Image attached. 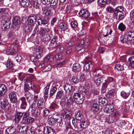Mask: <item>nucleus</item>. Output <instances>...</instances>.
<instances>
[{
	"mask_svg": "<svg viewBox=\"0 0 134 134\" xmlns=\"http://www.w3.org/2000/svg\"><path fill=\"white\" fill-rule=\"evenodd\" d=\"M72 123L74 127L80 131H81L86 128L88 125V123L86 121H75L74 119L72 120Z\"/></svg>",
	"mask_w": 134,
	"mask_h": 134,
	"instance_id": "obj_1",
	"label": "nucleus"
},
{
	"mask_svg": "<svg viewBox=\"0 0 134 134\" xmlns=\"http://www.w3.org/2000/svg\"><path fill=\"white\" fill-rule=\"evenodd\" d=\"M18 45L15 44L10 46L9 45L7 48L4 50L3 52L7 54L13 55L18 50Z\"/></svg>",
	"mask_w": 134,
	"mask_h": 134,
	"instance_id": "obj_2",
	"label": "nucleus"
},
{
	"mask_svg": "<svg viewBox=\"0 0 134 134\" xmlns=\"http://www.w3.org/2000/svg\"><path fill=\"white\" fill-rule=\"evenodd\" d=\"M124 8L121 6H118L114 10V15L116 18L118 16V19L119 20H122L124 18V14L122 12Z\"/></svg>",
	"mask_w": 134,
	"mask_h": 134,
	"instance_id": "obj_3",
	"label": "nucleus"
},
{
	"mask_svg": "<svg viewBox=\"0 0 134 134\" xmlns=\"http://www.w3.org/2000/svg\"><path fill=\"white\" fill-rule=\"evenodd\" d=\"M34 119L30 116V114L26 112L24 113L23 116L22 122L25 125H29L32 123L34 121Z\"/></svg>",
	"mask_w": 134,
	"mask_h": 134,
	"instance_id": "obj_4",
	"label": "nucleus"
},
{
	"mask_svg": "<svg viewBox=\"0 0 134 134\" xmlns=\"http://www.w3.org/2000/svg\"><path fill=\"white\" fill-rule=\"evenodd\" d=\"M0 102L2 108L4 110H8L10 105L8 101L3 97H0Z\"/></svg>",
	"mask_w": 134,
	"mask_h": 134,
	"instance_id": "obj_5",
	"label": "nucleus"
},
{
	"mask_svg": "<svg viewBox=\"0 0 134 134\" xmlns=\"http://www.w3.org/2000/svg\"><path fill=\"white\" fill-rule=\"evenodd\" d=\"M84 96L82 94L76 93L74 94L73 97L75 102L77 104H80L84 100L83 98Z\"/></svg>",
	"mask_w": 134,
	"mask_h": 134,
	"instance_id": "obj_6",
	"label": "nucleus"
},
{
	"mask_svg": "<svg viewBox=\"0 0 134 134\" xmlns=\"http://www.w3.org/2000/svg\"><path fill=\"white\" fill-rule=\"evenodd\" d=\"M62 102H64L67 107H69L72 105L73 100L71 97H69L67 95H65L63 98H62Z\"/></svg>",
	"mask_w": 134,
	"mask_h": 134,
	"instance_id": "obj_7",
	"label": "nucleus"
},
{
	"mask_svg": "<svg viewBox=\"0 0 134 134\" xmlns=\"http://www.w3.org/2000/svg\"><path fill=\"white\" fill-rule=\"evenodd\" d=\"M114 108V107L113 104H107L104 106L103 109L104 112L110 114L113 110Z\"/></svg>",
	"mask_w": 134,
	"mask_h": 134,
	"instance_id": "obj_8",
	"label": "nucleus"
},
{
	"mask_svg": "<svg viewBox=\"0 0 134 134\" xmlns=\"http://www.w3.org/2000/svg\"><path fill=\"white\" fill-rule=\"evenodd\" d=\"M55 58L57 60V62L58 63L55 66L56 67H59L62 65L63 64V62L64 60H63L62 55L61 54H59L55 56Z\"/></svg>",
	"mask_w": 134,
	"mask_h": 134,
	"instance_id": "obj_9",
	"label": "nucleus"
},
{
	"mask_svg": "<svg viewBox=\"0 0 134 134\" xmlns=\"http://www.w3.org/2000/svg\"><path fill=\"white\" fill-rule=\"evenodd\" d=\"M37 105L39 110L44 109L45 105L44 99L42 98H40L38 99L37 103Z\"/></svg>",
	"mask_w": 134,
	"mask_h": 134,
	"instance_id": "obj_10",
	"label": "nucleus"
},
{
	"mask_svg": "<svg viewBox=\"0 0 134 134\" xmlns=\"http://www.w3.org/2000/svg\"><path fill=\"white\" fill-rule=\"evenodd\" d=\"M9 97L11 103H14L17 102V96L15 93L14 92H11L9 93Z\"/></svg>",
	"mask_w": 134,
	"mask_h": 134,
	"instance_id": "obj_11",
	"label": "nucleus"
},
{
	"mask_svg": "<svg viewBox=\"0 0 134 134\" xmlns=\"http://www.w3.org/2000/svg\"><path fill=\"white\" fill-rule=\"evenodd\" d=\"M48 21V19L45 16L42 18L39 17L37 23L39 25H44L47 24Z\"/></svg>",
	"mask_w": 134,
	"mask_h": 134,
	"instance_id": "obj_12",
	"label": "nucleus"
},
{
	"mask_svg": "<svg viewBox=\"0 0 134 134\" xmlns=\"http://www.w3.org/2000/svg\"><path fill=\"white\" fill-rule=\"evenodd\" d=\"M43 132L44 134H55L53 129L48 126L43 128Z\"/></svg>",
	"mask_w": 134,
	"mask_h": 134,
	"instance_id": "obj_13",
	"label": "nucleus"
},
{
	"mask_svg": "<svg viewBox=\"0 0 134 134\" xmlns=\"http://www.w3.org/2000/svg\"><path fill=\"white\" fill-rule=\"evenodd\" d=\"M20 100L21 103L20 107L22 109H25L27 105L26 98L24 97H22L20 99Z\"/></svg>",
	"mask_w": 134,
	"mask_h": 134,
	"instance_id": "obj_14",
	"label": "nucleus"
},
{
	"mask_svg": "<svg viewBox=\"0 0 134 134\" xmlns=\"http://www.w3.org/2000/svg\"><path fill=\"white\" fill-rule=\"evenodd\" d=\"M52 9L51 6L46 7L43 9V12L47 16L50 15L51 14Z\"/></svg>",
	"mask_w": 134,
	"mask_h": 134,
	"instance_id": "obj_15",
	"label": "nucleus"
},
{
	"mask_svg": "<svg viewBox=\"0 0 134 134\" xmlns=\"http://www.w3.org/2000/svg\"><path fill=\"white\" fill-rule=\"evenodd\" d=\"M93 64V62L91 60L86 62L83 66V71L88 72L90 70V65Z\"/></svg>",
	"mask_w": 134,
	"mask_h": 134,
	"instance_id": "obj_16",
	"label": "nucleus"
},
{
	"mask_svg": "<svg viewBox=\"0 0 134 134\" xmlns=\"http://www.w3.org/2000/svg\"><path fill=\"white\" fill-rule=\"evenodd\" d=\"M79 15L82 17L87 18L89 16L90 14L89 12L85 9H82L81 10L79 13Z\"/></svg>",
	"mask_w": 134,
	"mask_h": 134,
	"instance_id": "obj_17",
	"label": "nucleus"
},
{
	"mask_svg": "<svg viewBox=\"0 0 134 134\" xmlns=\"http://www.w3.org/2000/svg\"><path fill=\"white\" fill-rule=\"evenodd\" d=\"M24 113H23L21 112H17L15 115V121L16 122H19L22 118V116H23Z\"/></svg>",
	"mask_w": 134,
	"mask_h": 134,
	"instance_id": "obj_18",
	"label": "nucleus"
},
{
	"mask_svg": "<svg viewBox=\"0 0 134 134\" xmlns=\"http://www.w3.org/2000/svg\"><path fill=\"white\" fill-rule=\"evenodd\" d=\"M12 21L13 25L15 26H18L20 23V17L17 16H14Z\"/></svg>",
	"mask_w": 134,
	"mask_h": 134,
	"instance_id": "obj_19",
	"label": "nucleus"
},
{
	"mask_svg": "<svg viewBox=\"0 0 134 134\" xmlns=\"http://www.w3.org/2000/svg\"><path fill=\"white\" fill-rule=\"evenodd\" d=\"M24 96L26 99L27 100L29 103L32 100L33 96L29 92H24Z\"/></svg>",
	"mask_w": 134,
	"mask_h": 134,
	"instance_id": "obj_20",
	"label": "nucleus"
},
{
	"mask_svg": "<svg viewBox=\"0 0 134 134\" xmlns=\"http://www.w3.org/2000/svg\"><path fill=\"white\" fill-rule=\"evenodd\" d=\"M127 38L131 43L134 42V32H129L127 35Z\"/></svg>",
	"mask_w": 134,
	"mask_h": 134,
	"instance_id": "obj_21",
	"label": "nucleus"
},
{
	"mask_svg": "<svg viewBox=\"0 0 134 134\" xmlns=\"http://www.w3.org/2000/svg\"><path fill=\"white\" fill-rule=\"evenodd\" d=\"M36 54L37 58H40L42 55L43 49L41 48L35 49Z\"/></svg>",
	"mask_w": 134,
	"mask_h": 134,
	"instance_id": "obj_22",
	"label": "nucleus"
},
{
	"mask_svg": "<svg viewBox=\"0 0 134 134\" xmlns=\"http://www.w3.org/2000/svg\"><path fill=\"white\" fill-rule=\"evenodd\" d=\"M36 18V16H31L29 17L28 20V23L29 25L33 26L35 22Z\"/></svg>",
	"mask_w": 134,
	"mask_h": 134,
	"instance_id": "obj_23",
	"label": "nucleus"
},
{
	"mask_svg": "<svg viewBox=\"0 0 134 134\" xmlns=\"http://www.w3.org/2000/svg\"><path fill=\"white\" fill-rule=\"evenodd\" d=\"M7 90V88L5 85H0V95L2 96L4 94Z\"/></svg>",
	"mask_w": 134,
	"mask_h": 134,
	"instance_id": "obj_24",
	"label": "nucleus"
},
{
	"mask_svg": "<svg viewBox=\"0 0 134 134\" xmlns=\"http://www.w3.org/2000/svg\"><path fill=\"white\" fill-rule=\"evenodd\" d=\"M64 90L66 92L71 93L74 90L72 89V87L70 84H66L64 86Z\"/></svg>",
	"mask_w": 134,
	"mask_h": 134,
	"instance_id": "obj_25",
	"label": "nucleus"
},
{
	"mask_svg": "<svg viewBox=\"0 0 134 134\" xmlns=\"http://www.w3.org/2000/svg\"><path fill=\"white\" fill-rule=\"evenodd\" d=\"M98 102L99 105L101 106H104L107 104V101L104 98L100 97L98 99Z\"/></svg>",
	"mask_w": 134,
	"mask_h": 134,
	"instance_id": "obj_26",
	"label": "nucleus"
},
{
	"mask_svg": "<svg viewBox=\"0 0 134 134\" xmlns=\"http://www.w3.org/2000/svg\"><path fill=\"white\" fill-rule=\"evenodd\" d=\"M19 1L21 5L25 7H28L29 4L31 3V2L28 0H19Z\"/></svg>",
	"mask_w": 134,
	"mask_h": 134,
	"instance_id": "obj_27",
	"label": "nucleus"
},
{
	"mask_svg": "<svg viewBox=\"0 0 134 134\" xmlns=\"http://www.w3.org/2000/svg\"><path fill=\"white\" fill-rule=\"evenodd\" d=\"M59 27L62 31H69L68 26L66 24L64 23H60V24Z\"/></svg>",
	"mask_w": 134,
	"mask_h": 134,
	"instance_id": "obj_28",
	"label": "nucleus"
},
{
	"mask_svg": "<svg viewBox=\"0 0 134 134\" xmlns=\"http://www.w3.org/2000/svg\"><path fill=\"white\" fill-rule=\"evenodd\" d=\"M32 27L31 25L26 23L24 27V31L26 32H29L31 30Z\"/></svg>",
	"mask_w": 134,
	"mask_h": 134,
	"instance_id": "obj_29",
	"label": "nucleus"
},
{
	"mask_svg": "<svg viewBox=\"0 0 134 134\" xmlns=\"http://www.w3.org/2000/svg\"><path fill=\"white\" fill-rule=\"evenodd\" d=\"M81 69L79 64L76 63L74 64L73 66L72 70L74 72L79 71Z\"/></svg>",
	"mask_w": 134,
	"mask_h": 134,
	"instance_id": "obj_30",
	"label": "nucleus"
},
{
	"mask_svg": "<svg viewBox=\"0 0 134 134\" xmlns=\"http://www.w3.org/2000/svg\"><path fill=\"white\" fill-rule=\"evenodd\" d=\"M10 21L9 20H7L3 24V28H4L5 30L9 28L10 26Z\"/></svg>",
	"mask_w": 134,
	"mask_h": 134,
	"instance_id": "obj_31",
	"label": "nucleus"
},
{
	"mask_svg": "<svg viewBox=\"0 0 134 134\" xmlns=\"http://www.w3.org/2000/svg\"><path fill=\"white\" fill-rule=\"evenodd\" d=\"M109 82V84L111 83V84L113 87H114L116 83V81L112 77H109L106 80Z\"/></svg>",
	"mask_w": 134,
	"mask_h": 134,
	"instance_id": "obj_32",
	"label": "nucleus"
},
{
	"mask_svg": "<svg viewBox=\"0 0 134 134\" xmlns=\"http://www.w3.org/2000/svg\"><path fill=\"white\" fill-rule=\"evenodd\" d=\"M42 36V37H41V39L44 42L47 44L50 39L49 36L47 34L44 35Z\"/></svg>",
	"mask_w": 134,
	"mask_h": 134,
	"instance_id": "obj_33",
	"label": "nucleus"
},
{
	"mask_svg": "<svg viewBox=\"0 0 134 134\" xmlns=\"http://www.w3.org/2000/svg\"><path fill=\"white\" fill-rule=\"evenodd\" d=\"M71 26L72 28L75 31L78 30V27L77 23L75 21H73L71 23Z\"/></svg>",
	"mask_w": 134,
	"mask_h": 134,
	"instance_id": "obj_34",
	"label": "nucleus"
},
{
	"mask_svg": "<svg viewBox=\"0 0 134 134\" xmlns=\"http://www.w3.org/2000/svg\"><path fill=\"white\" fill-rule=\"evenodd\" d=\"M65 94H64L63 92L62 91H58L57 93L56 99H60L62 98H63Z\"/></svg>",
	"mask_w": 134,
	"mask_h": 134,
	"instance_id": "obj_35",
	"label": "nucleus"
},
{
	"mask_svg": "<svg viewBox=\"0 0 134 134\" xmlns=\"http://www.w3.org/2000/svg\"><path fill=\"white\" fill-rule=\"evenodd\" d=\"M75 117L77 120H80L83 118L82 113L80 111H78L75 115Z\"/></svg>",
	"mask_w": 134,
	"mask_h": 134,
	"instance_id": "obj_36",
	"label": "nucleus"
},
{
	"mask_svg": "<svg viewBox=\"0 0 134 134\" xmlns=\"http://www.w3.org/2000/svg\"><path fill=\"white\" fill-rule=\"evenodd\" d=\"M76 49L78 51V53L79 54L83 52L85 50L84 46H81L80 45H78L76 47Z\"/></svg>",
	"mask_w": 134,
	"mask_h": 134,
	"instance_id": "obj_37",
	"label": "nucleus"
},
{
	"mask_svg": "<svg viewBox=\"0 0 134 134\" xmlns=\"http://www.w3.org/2000/svg\"><path fill=\"white\" fill-rule=\"evenodd\" d=\"M6 130L7 133L9 134H13L15 132V129L14 127L10 126L7 128Z\"/></svg>",
	"mask_w": 134,
	"mask_h": 134,
	"instance_id": "obj_38",
	"label": "nucleus"
},
{
	"mask_svg": "<svg viewBox=\"0 0 134 134\" xmlns=\"http://www.w3.org/2000/svg\"><path fill=\"white\" fill-rule=\"evenodd\" d=\"M25 81H26V82L28 83V86H29L30 89L32 90L34 88V84L32 83L29 80L28 78H26L25 79Z\"/></svg>",
	"mask_w": 134,
	"mask_h": 134,
	"instance_id": "obj_39",
	"label": "nucleus"
},
{
	"mask_svg": "<svg viewBox=\"0 0 134 134\" xmlns=\"http://www.w3.org/2000/svg\"><path fill=\"white\" fill-rule=\"evenodd\" d=\"M54 119L55 121L59 123L61 122L62 121V116L60 115H56Z\"/></svg>",
	"mask_w": 134,
	"mask_h": 134,
	"instance_id": "obj_40",
	"label": "nucleus"
},
{
	"mask_svg": "<svg viewBox=\"0 0 134 134\" xmlns=\"http://www.w3.org/2000/svg\"><path fill=\"white\" fill-rule=\"evenodd\" d=\"M99 108V105L97 104L96 103L93 104L92 107V109L94 112L98 111Z\"/></svg>",
	"mask_w": 134,
	"mask_h": 134,
	"instance_id": "obj_41",
	"label": "nucleus"
},
{
	"mask_svg": "<svg viewBox=\"0 0 134 134\" xmlns=\"http://www.w3.org/2000/svg\"><path fill=\"white\" fill-rule=\"evenodd\" d=\"M130 93H126V92L122 91L120 93L121 96L124 98L126 99L129 96Z\"/></svg>",
	"mask_w": 134,
	"mask_h": 134,
	"instance_id": "obj_42",
	"label": "nucleus"
},
{
	"mask_svg": "<svg viewBox=\"0 0 134 134\" xmlns=\"http://www.w3.org/2000/svg\"><path fill=\"white\" fill-rule=\"evenodd\" d=\"M72 115L70 109L67 110H66L65 118L69 120H70L71 117Z\"/></svg>",
	"mask_w": 134,
	"mask_h": 134,
	"instance_id": "obj_43",
	"label": "nucleus"
},
{
	"mask_svg": "<svg viewBox=\"0 0 134 134\" xmlns=\"http://www.w3.org/2000/svg\"><path fill=\"white\" fill-rule=\"evenodd\" d=\"M57 90V88L55 86H52L49 95L50 97L53 96Z\"/></svg>",
	"mask_w": 134,
	"mask_h": 134,
	"instance_id": "obj_44",
	"label": "nucleus"
},
{
	"mask_svg": "<svg viewBox=\"0 0 134 134\" xmlns=\"http://www.w3.org/2000/svg\"><path fill=\"white\" fill-rule=\"evenodd\" d=\"M49 86L48 85L46 86L44 88V98L45 100H46V98H47L48 97V90L49 88Z\"/></svg>",
	"mask_w": 134,
	"mask_h": 134,
	"instance_id": "obj_45",
	"label": "nucleus"
},
{
	"mask_svg": "<svg viewBox=\"0 0 134 134\" xmlns=\"http://www.w3.org/2000/svg\"><path fill=\"white\" fill-rule=\"evenodd\" d=\"M129 62V66L131 68H134V58H130L128 59Z\"/></svg>",
	"mask_w": 134,
	"mask_h": 134,
	"instance_id": "obj_46",
	"label": "nucleus"
},
{
	"mask_svg": "<svg viewBox=\"0 0 134 134\" xmlns=\"http://www.w3.org/2000/svg\"><path fill=\"white\" fill-rule=\"evenodd\" d=\"M54 59L53 56L52 55H48L45 57L44 61L46 62L47 61H52Z\"/></svg>",
	"mask_w": 134,
	"mask_h": 134,
	"instance_id": "obj_47",
	"label": "nucleus"
},
{
	"mask_svg": "<svg viewBox=\"0 0 134 134\" xmlns=\"http://www.w3.org/2000/svg\"><path fill=\"white\" fill-rule=\"evenodd\" d=\"M48 121L49 124L51 125H53L55 123V121L54 118H51L48 119Z\"/></svg>",
	"mask_w": 134,
	"mask_h": 134,
	"instance_id": "obj_48",
	"label": "nucleus"
},
{
	"mask_svg": "<svg viewBox=\"0 0 134 134\" xmlns=\"http://www.w3.org/2000/svg\"><path fill=\"white\" fill-rule=\"evenodd\" d=\"M115 69L118 71H121L124 70V68L123 66L120 64H116L115 67Z\"/></svg>",
	"mask_w": 134,
	"mask_h": 134,
	"instance_id": "obj_49",
	"label": "nucleus"
},
{
	"mask_svg": "<svg viewBox=\"0 0 134 134\" xmlns=\"http://www.w3.org/2000/svg\"><path fill=\"white\" fill-rule=\"evenodd\" d=\"M6 65L7 68L10 69L13 66V64L10 60L8 59Z\"/></svg>",
	"mask_w": 134,
	"mask_h": 134,
	"instance_id": "obj_50",
	"label": "nucleus"
},
{
	"mask_svg": "<svg viewBox=\"0 0 134 134\" xmlns=\"http://www.w3.org/2000/svg\"><path fill=\"white\" fill-rule=\"evenodd\" d=\"M21 133H23V134H27V126H24L21 127Z\"/></svg>",
	"mask_w": 134,
	"mask_h": 134,
	"instance_id": "obj_51",
	"label": "nucleus"
},
{
	"mask_svg": "<svg viewBox=\"0 0 134 134\" xmlns=\"http://www.w3.org/2000/svg\"><path fill=\"white\" fill-rule=\"evenodd\" d=\"M103 79L102 77H98L94 81V82L97 85H99L100 84L101 82L103 81Z\"/></svg>",
	"mask_w": 134,
	"mask_h": 134,
	"instance_id": "obj_52",
	"label": "nucleus"
},
{
	"mask_svg": "<svg viewBox=\"0 0 134 134\" xmlns=\"http://www.w3.org/2000/svg\"><path fill=\"white\" fill-rule=\"evenodd\" d=\"M93 75L95 74V73H96V74L97 73H99V74H103V72L102 70L99 68H96L93 71Z\"/></svg>",
	"mask_w": 134,
	"mask_h": 134,
	"instance_id": "obj_53",
	"label": "nucleus"
},
{
	"mask_svg": "<svg viewBox=\"0 0 134 134\" xmlns=\"http://www.w3.org/2000/svg\"><path fill=\"white\" fill-rule=\"evenodd\" d=\"M118 29L121 31H123L126 29V27L123 23H121L118 26Z\"/></svg>",
	"mask_w": 134,
	"mask_h": 134,
	"instance_id": "obj_54",
	"label": "nucleus"
},
{
	"mask_svg": "<svg viewBox=\"0 0 134 134\" xmlns=\"http://www.w3.org/2000/svg\"><path fill=\"white\" fill-rule=\"evenodd\" d=\"M26 81H25V79L24 80L25 84L24 85V90L25 92H28V90H30V89L28 86V83L26 82Z\"/></svg>",
	"mask_w": 134,
	"mask_h": 134,
	"instance_id": "obj_55",
	"label": "nucleus"
},
{
	"mask_svg": "<svg viewBox=\"0 0 134 134\" xmlns=\"http://www.w3.org/2000/svg\"><path fill=\"white\" fill-rule=\"evenodd\" d=\"M36 132H35V130L34 127L32 126L30 128L29 130H28L27 134H36Z\"/></svg>",
	"mask_w": 134,
	"mask_h": 134,
	"instance_id": "obj_56",
	"label": "nucleus"
},
{
	"mask_svg": "<svg viewBox=\"0 0 134 134\" xmlns=\"http://www.w3.org/2000/svg\"><path fill=\"white\" fill-rule=\"evenodd\" d=\"M111 114L113 115V117L114 118L115 117L118 116L119 115V114L116 110H114V108H113V110L111 112Z\"/></svg>",
	"mask_w": 134,
	"mask_h": 134,
	"instance_id": "obj_57",
	"label": "nucleus"
},
{
	"mask_svg": "<svg viewBox=\"0 0 134 134\" xmlns=\"http://www.w3.org/2000/svg\"><path fill=\"white\" fill-rule=\"evenodd\" d=\"M30 111H31V113L33 115H36L37 114L38 112L37 111H36V108L30 109Z\"/></svg>",
	"mask_w": 134,
	"mask_h": 134,
	"instance_id": "obj_58",
	"label": "nucleus"
},
{
	"mask_svg": "<svg viewBox=\"0 0 134 134\" xmlns=\"http://www.w3.org/2000/svg\"><path fill=\"white\" fill-rule=\"evenodd\" d=\"M49 113V110L45 108L43 111V116L44 117H46L48 115Z\"/></svg>",
	"mask_w": 134,
	"mask_h": 134,
	"instance_id": "obj_59",
	"label": "nucleus"
},
{
	"mask_svg": "<svg viewBox=\"0 0 134 134\" xmlns=\"http://www.w3.org/2000/svg\"><path fill=\"white\" fill-rule=\"evenodd\" d=\"M86 77L85 74H81L79 79L80 81L81 82L83 81L86 79Z\"/></svg>",
	"mask_w": 134,
	"mask_h": 134,
	"instance_id": "obj_60",
	"label": "nucleus"
},
{
	"mask_svg": "<svg viewBox=\"0 0 134 134\" xmlns=\"http://www.w3.org/2000/svg\"><path fill=\"white\" fill-rule=\"evenodd\" d=\"M72 81L75 84L79 82V80L76 76H73L72 79Z\"/></svg>",
	"mask_w": 134,
	"mask_h": 134,
	"instance_id": "obj_61",
	"label": "nucleus"
},
{
	"mask_svg": "<svg viewBox=\"0 0 134 134\" xmlns=\"http://www.w3.org/2000/svg\"><path fill=\"white\" fill-rule=\"evenodd\" d=\"M31 4H33L34 7H35L36 8H38L39 7V4L38 3V2L36 0L34 2L33 1L31 2Z\"/></svg>",
	"mask_w": 134,
	"mask_h": 134,
	"instance_id": "obj_62",
	"label": "nucleus"
},
{
	"mask_svg": "<svg viewBox=\"0 0 134 134\" xmlns=\"http://www.w3.org/2000/svg\"><path fill=\"white\" fill-rule=\"evenodd\" d=\"M16 37V35L14 32H10L8 34V37L12 38H14Z\"/></svg>",
	"mask_w": 134,
	"mask_h": 134,
	"instance_id": "obj_63",
	"label": "nucleus"
},
{
	"mask_svg": "<svg viewBox=\"0 0 134 134\" xmlns=\"http://www.w3.org/2000/svg\"><path fill=\"white\" fill-rule=\"evenodd\" d=\"M58 1V0H52L50 4L51 6H54L57 4Z\"/></svg>",
	"mask_w": 134,
	"mask_h": 134,
	"instance_id": "obj_64",
	"label": "nucleus"
}]
</instances>
